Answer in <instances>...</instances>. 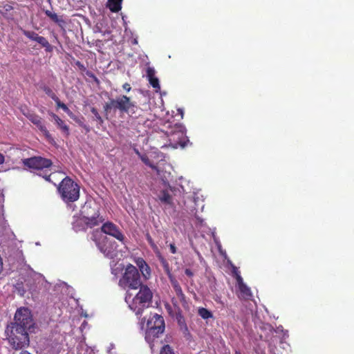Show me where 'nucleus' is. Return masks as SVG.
I'll return each mask as SVG.
<instances>
[{
    "label": "nucleus",
    "instance_id": "obj_1",
    "mask_svg": "<svg viewBox=\"0 0 354 354\" xmlns=\"http://www.w3.org/2000/svg\"><path fill=\"white\" fill-rule=\"evenodd\" d=\"M34 326L31 311L25 307L18 308L13 321L7 325L5 330L10 346L15 350L28 347L30 344L28 333L31 332Z\"/></svg>",
    "mask_w": 354,
    "mask_h": 354
},
{
    "label": "nucleus",
    "instance_id": "obj_33",
    "mask_svg": "<svg viewBox=\"0 0 354 354\" xmlns=\"http://www.w3.org/2000/svg\"><path fill=\"white\" fill-rule=\"evenodd\" d=\"M274 332H275V333H279V332L283 333V338H284V339L286 337H288V331L287 330L284 331L283 328V327L281 326H278L276 329L274 328Z\"/></svg>",
    "mask_w": 354,
    "mask_h": 354
},
{
    "label": "nucleus",
    "instance_id": "obj_42",
    "mask_svg": "<svg viewBox=\"0 0 354 354\" xmlns=\"http://www.w3.org/2000/svg\"><path fill=\"white\" fill-rule=\"evenodd\" d=\"M5 161L4 156L0 153V165L3 164Z\"/></svg>",
    "mask_w": 354,
    "mask_h": 354
},
{
    "label": "nucleus",
    "instance_id": "obj_46",
    "mask_svg": "<svg viewBox=\"0 0 354 354\" xmlns=\"http://www.w3.org/2000/svg\"><path fill=\"white\" fill-rule=\"evenodd\" d=\"M135 151H136V154H138V156H139L140 158V156H142V154L138 151V150H135Z\"/></svg>",
    "mask_w": 354,
    "mask_h": 354
},
{
    "label": "nucleus",
    "instance_id": "obj_23",
    "mask_svg": "<svg viewBox=\"0 0 354 354\" xmlns=\"http://www.w3.org/2000/svg\"><path fill=\"white\" fill-rule=\"evenodd\" d=\"M177 319H178V324L181 328V330H183V333L184 334L186 335H189V330H188V328L187 326V324L185 322V319L183 317V316L179 314L177 315Z\"/></svg>",
    "mask_w": 354,
    "mask_h": 354
},
{
    "label": "nucleus",
    "instance_id": "obj_14",
    "mask_svg": "<svg viewBox=\"0 0 354 354\" xmlns=\"http://www.w3.org/2000/svg\"><path fill=\"white\" fill-rule=\"evenodd\" d=\"M155 74L156 71L153 68L148 67L147 68V77L152 87L156 89V92H158L160 90V86L159 80L155 76Z\"/></svg>",
    "mask_w": 354,
    "mask_h": 354
},
{
    "label": "nucleus",
    "instance_id": "obj_29",
    "mask_svg": "<svg viewBox=\"0 0 354 354\" xmlns=\"http://www.w3.org/2000/svg\"><path fill=\"white\" fill-rule=\"evenodd\" d=\"M44 91L55 102L57 101V100L58 99V97L55 95V93L53 91V90L50 88L45 86L44 88Z\"/></svg>",
    "mask_w": 354,
    "mask_h": 354
},
{
    "label": "nucleus",
    "instance_id": "obj_32",
    "mask_svg": "<svg viewBox=\"0 0 354 354\" xmlns=\"http://www.w3.org/2000/svg\"><path fill=\"white\" fill-rule=\"evenodd\" d=\"M103 24L101 22L97 23L96 25L93 28L94 32H102Z\"/></svg>",
    "mask_w": 354,
    "mask_h": 354
},
{
    "label": "nucleus",
    "instance_id": "obj_36",
    "mask_svg": "<svg viewBox=\"0 0 354 354\" xmlns=\"http://www.w3.org/2000/svg\"><path fill=\"white\" fill-rule=\"evenodd\" d=\"M80 125L85 130V131L86 133H88L91 131V127L88 125H87L84 123H82V122L80 123Z\"/></svg>",
    "mask_w": 354,
    "mask_h": 354
},
{
    "label": "nucleus",
    "instance_id": "obj_45",
    "mask_svg": "<svg viewBox=\"0 0 354 354\" xmlns=\"http://www.w3.org/2000/svg\"><path fill=\"white\" fill-rule=\"evenodd\" d=\"M73 228L75 231L80 230V228L77 227L75 225H73Z\"/></svg>",
    "mask_w": 354,
    "mask_h": 354
},
{
    "label": "nucleus",
    "instance_id": "obj_40",
    "mask_svg": "<svg viewBox=\"0 0 354 354\" xmlns=\"http://www.w3.org/2000/svg\"><path fill=\"white\" fill-rule=\"evenodd\" d=\"M3 8L6 11L8 12V11H10L12 9V7L11 6L7 4L3 6Z\"/></svg>",
    "mask_w": 354,
    "mask_h": 354
},
{
    "label": "nucleus",
    "instance_id": "obj_26",
    "mask_svg": "<svg viewBox=\"0 0 354 354\" xmlns=\"http://www.w3.org/2000/svg\"><path fill=\"white\" fill-rule=\"evenodd\" d=\"M22 32L26 37L35 41H37L39 37V35L34 31L23 30Z\"/></svg>",
    "mask_w": 354,
    "mask_h": 354
},
{
    "label": "nucleus",
    "instance_id": "obj_13",
    "mask_svg": "<svg viewBox=\"0 0 354 354\" xmlns=\"http://www.w3.org/2000/svg\"><path fill=\"white\" fill-rule=\"evenodd\" d=\"M135 263L145 279H149L151 277V268L142 258H137Z\"/></svg>",
    "mask_w": 354,
    "mask_h": 354
},
{
    "label": "nucleus",
    "instance_id": "obj_11",
    "mask_svg": "<svg viewBox=\"0 0 354 354\" xmlns=\"http://www.w3.org/2000/svg\"><path fill=\"white\" fill-rule=\"evenodd\" d=\"M27 117L32 123L37 126V127L47 138H50L51 137L49 131L43 123L42 119L39 115L35 114H29Z\"/></svg>",
    "mask_w": 354,
    "mask_h": 354
},
{
    "label": "nucleus",
    "instance_id": "obj_10",
    "mask_svg": "<svg viewBox=\"0 0 354 354\" xmlns=\"http://www.w3.org/2000/svg\"><path fill=\"white\" fill-rule=\"evenodd\" d=\"M147 327L148 328L165 330V321L163 317L156 313L152 315L147 319Z\"/></svg>",
    "mask_w": 354,
    "mask_h": 354
},
{
    "label": "nucleus",
    "instance_id": "obj_39",
    "mask_svg": "<svg viewBox=\"0 0 354 354\" xmlns=\"http://www.w3.org/2000/svg\"><path fill=\"white\" fill-rule=\"evenodd\" d=\"M185 273L186 275H187L189 277H192L194 275L192 271L190 269H188V268L185 269Z\"/></svg>",
    "mask_w": 354,
    "mask_h": 354
},
{
    "label": "nucleus",
    "instance_id": "obj_49",
    "mask_svg": "<svg viewBox=\"0 0 354 354\" xmlns=\"http://www.w3.org/2000/svg\"><path fill=\"white\" fill-rule=\"evenodd\" d=\"M113 346H114L113 344H111V346H110L111 348H113Z\"/></svg>",
    "mask_w": 354,
    "mask_h": 354
},
{
    "label": "nucleus",
    "instance_id": "obj_28",
    "mask_svg": "<svg viewBox=\"0 0 354 354\" xmlns=\"http://www.w3.org/2000/svg\"><path fill=\"white\" fill-rule=\"evenodd\" d=\"M44 12H45L46 15L47 17H48L54 22L59 23L61 21L58 15L56 13L53 12L48 10H45Z\"/></svg>",
    "mask_w": 354,
    "mask_h": 354
},
{
    "label": "nucleus",
    "instance_id": "obj_5",
    "mask_svg": "<svg viewBox=\"0 0 354 354\" xmlns=\"http://www.w3.org/2000/svg\"><path fill=\"white\" fill-rule=\"evenodd\" d=\"M62 198L66 202H74L80 197V187L71 178H64L58 186Z\"/></svg>",
    "mask_w": 354,
    "mask_h": 354
},
{
    "label": "nucleus",
    "instance_id": "obj_2",
    "mask_svg": "<svg viewBox=\"0 0 354 354\" xmlns=\"http://www.w3.org/2000/svg\"><path fill=\"white\" fill-rule=\"evenodd\" d=\"M138 288V292L132 299L127 296L125 298L129 308L136 315H142L145 309L150 307L153 299L152 290L147 285L142 284Z\"/></svg>",
    "mask_w": 354,
    "mask_h": 354
},
{
    "label": "nucleus",
    "instance_id": "obj_19",
    "mask_svg": "<svg viewBox=\"0 0 354 354\" xmlns=\"http://www.w3.org/2000/svg\"><path fill=\"white\" fill-rule=\"evenodd\" d=\"M239 289L241 292L242 297L248 299L250 297H252V292L249 287L247 286L246 284H242V286H239Z\"/></svg>",
    "mask_w": 354,
    "mask_h": 354
},
{
    "label": "nucleus",
    "instance_id": "obj_37",
    "mask_svg": "<svg viewBox=\"0 0 354 354\" xmlns=\"http://www.w3.org/2000/svg\"><path fill=\"white\" fill-rule=\"evenodd\" d=\"M169 249H170V252L172 254H176V252H177L176 248V246H175V245L174 243H171L169 245Z\"/></svg>",
    "mask_w": 354,
    "mask_h": 354
},
{
    "label": "nucleus",
    "instance_id": "obj_24",
    "mask_svg": "<svg viewBox=\"0 0 354 354\" xmlns=\"http://www.w3.org/2000/svg\"><path fill=\"white\" fill-rule=\"evenodd\" d=\"M55 103L57 107L61 108L64 112H66L68 114V116L73 118V114L72 111L68 108V106L64 103L62 102L59 98L57 100V101H55Z\"/></svg>",
    "mask_w": 354,
    "mask_h": 354
},
{
    "label": "nucleus",
    "instance_id": "obj_31",
    "mask_svg": "<svg viewBox=\"0 0 354 354\" xmlns=\"http://www.w3.org/2000/svg\"><path fill=\"white\" fill-rule=\"evenodd\" d=\"M160 354H176L169 345H164L160 351Z\"/></svg>",
    "mask_w": 354,
    "mask_h": 354
},
{
    "label": "nucleus",
    "instance_id": "obj_30",
    "mask_svg": "<svg viewBox=\"0 0 354 354\" xmlns=\"http://www.w3.org/2000/svg\"><path fill=\"white\" fill-rule=\"evenodd\" d=\"M260 328L262 330L267 331L268 333H270L271 335L273 334V333H274V328L270 324L261 323V325L260 326Z\"/></svg>",
    "mask_w": 354,
    "mask_h": 354
},
{
    "label": "nucleus",
    "instance_id": "obj_18",
    "mask_svg": "<svg viewBox=\"0 0 354 354\" xmlns=\"http://www.w3.org/2000/svg\"><path fill=\"white\" fill-rule=\"evenodd\" d=\"M171 284L173 286V288L175 290V292H176L177 297L180 299V301H184L185 297V295L183 294V290H182L180 286L179 285L178 281L176 280L171 279Z\"/></svg>",
    "mask_w": 354,
    "mask_h": 354
},
{
    "label": "nucleus",
    "instance_id": "obj_15",
    "mask_svg": "<svg viewBox=\"0 0 354 354\" xmlns=\"http://www.w3.org/2000/svg\"><path fill=\"white\" fill-rule=\"evenodd\" d=\"M159 200L164 204L173 207V201L171 196L168 193L167 190H162L159 196Z\"/></svg>",
    "mask_w": 354,
    "mask_h": 354
},
{
    "label": "nucleus",
    "instance_id": "obj_9",
    "mask_svg": "<svg viewBox=\"0 0 354 354\" xmlns=\"http://www.w3.org/2000/svg\"><path fill=\"white\" fill-rule=\"evenodd\" d=\"M165 330H159L158 328H147L145 332V340L149 344L152 351L155 346V344L158 343L156 340L159 337V335L162 334Z\"/></svg>",
    "mask_w": 354,
    "mask_h": 354
},
{
    "label": "nucleus",
    "instance_id": "obj_4",
    "mask_svg": "<svg viewBox=\"0 0 354 354\" xmlns=\"http://www.w3.org/2000/svg\"><path fill=\"white\" fill-rule=\"evenodd\" d=\"M118 283L123 289H138L142 283L137 268L131 264L127 265Z\"/></svg>",
    "mask_w": 354,
    "mask_h": 354
},
{
    "label": "nucleus",
    "instance_id": "obj_44",
    "mask_svg": "<svg viewBox=\"0 0 354 354\" xmlns=\"http://www.w3.org/2000/svg\"><path fill=\"white\" fill-rule=\"evenodd\" d=\"M20 354H32L27 351H22Z\"/></svg>",
    "mask_w": 354,
    "mask_h": 354
},
{
    "label": "nucleus",
    "instance_id": "obj_48",
    "mask_svg": "<svg viewBox=\"0 0 354 354\" xmlns=\"http://www.w3.org/2000/svg\"><path fill=\"white\" fill-rule=\"evenodd\" d=\"M265 340H266V341H268V337H267V336H266V337H265Z\"/></svg>",
    "mask_w": 354,
    "mask_h": 354
},
{
    "label": "nucleus",
    "instance_id": "obj_6",
    "mask_svg": "<svg viewBox=\"0 0 354 354\" xmlns=\"http://www.w3.org/2000/svg\"><path fill=\"white\" fill-rule=\"evenodd\" d=\"M98 249L105 257L113 259L116 256V243H112L106 237H104L101 241L95 240Z\"/></svg>",
    "mask_w": 354,
    "mask_h": 354
},
{
    "label": "nucleus",
    "instance_id": "obj_22",
    "mask_svg": "<svg viewBox=\"0 0 354 354\" xmlns=\"http://www.w3.org/2000/svg\"><path fill=\"white\" fill-rule=\"evenodd\" d=\"M37 42L41 44V46L44 47L47 52H50L53 49L48 40L44 37L39 36L37 40Z\"/></svg>",
    "mask_w": 354,
    "mask_h": 354
},
{
    "label": "nucleus",
    "instance_id": "obj_47",
    "mask_svg": "<svg viewBox=\"0 0 354 354\" xmlns=\"http://www.w3.org/2000/svg\"><path fill=\"white\" fill-rule=\"evenodd\" d=\"M178 111V112H180V113L181 115L183 116V110H182V109H179Z\"/></svg>",
    "mask_w": 354,
    "mask_h": 354
},
{
    "label": "nucleus",
    "instance_id": "obj_34",
    "mask_svg": "<svg viewBox=\"0 0 354 354\" xmlns=\"http://www.w3.org/2000/svg\"><path fill=\"white\" fill-rule=\"evenodd\" d=\"M104 109L106 112H108L111 109H114V106L111 105V99L109 103H106V104L104 106Z\"/></svg>",
    "mask_w": 354,
    "mask_h": 354
},
{
    "label": "nucleus",
    "instance_id": "obj_8",
    "mask_svg": "<svg viewBox=\"0 0 354 354\" xmlns=\"http://www.w3.org/2000/svg\"><path fill=\"white\" fill-rule=\"evenodd\" d=\"M101 230L104 234L112 236L120 242L124 243L125 239L124 234L113 223L109 221L104 223L101 227Z\"/></svg>",
    "mask_w": 354,
    "mask_h": 354
},
{
    "label": "nucleus",
    "instance_id": "obj_25",
    "mask_svg": "<svg viewBox=\"0 0 354 354\" xmlns=\"http://www.w3.org/2000/svg\"><path fill=\"white\" fill-rule=\"evenodd\" d=\"M159 260H160V263L162 266L165 272L167 274L168 277L169 278H171V274L169 263L167 261V260L164 257H162L161 256L159 257Z\"/></svg>",
    "mask_w": 354,
    "mask_h": 354
},
{
    "label": "nucleus",
    "instance_id": "obj_43",
    "mask_svg": "<svg viewBox=\"0 0 354 354\" xmlns=\"http://www.w3.org/2000/svg\"><path fill=\"white\" fill-rule=\"evenodd\" d=\"M233 272L234 273L235 276H236V274H239L237 268L235 266H233Z\"/></svg>",
    "mask_w": 354,
    "mask_h": 354
},
{
    "label": "nucleus",
    "instance_id": "obj_12",
    "mask_svg": "<svg viewBox=\"0 0 354 354\" xmlns=\"http://www.w3.org/2000/svg\"><path fill=\"white\" fill-rule=\"evenodd\" d=\"M103 221L104 218L100 216L98 209H97L94 214L91 216H84V222L86 226L90 228L99 225Z\"/></svg>",
    "mask_w": 354,
    "mask_h": 354
},
{
    "label": "nucleus",
    "instance_id": "obj_17",
    "mask_svg": "<svg viewBox=\"0 0 354 354\" xmlns=\"http://www.w3.org/2000/svg\"><path fill=\"white\" fill-rule=\"evenodd\" d=\"M122 0H108L106 6L113 12H118L122 8Z\"/></svg>",
    "mask_w": 354,
    "mask_h": 354
},
{
    "label": "nucleus",
    "instance_id": "obj_41",
    "mask_svg": "<svg viewBox=\"0 0 354 354\" xmlns=\"http://www.w3.org/2000/svg\"><path fill=\"white\" fill-rule=\"evenodd\" d=\"M111 31L109 29H106V30H103L102 29V32H101L103 35H109L111 34Z\"/></svg>",
    "mask_w": 354,
    "mask_h": 354
},
{
    "label": "nucleus",
    "instance_id": "obj_20",
    "mask_svg": "<svg viewBox=\"0 0 354 354\" xmlns=\"http://www.w3.org/2000/svg\"><path fill=\"white\" fill-rule=\"evenodd\" d=\"M140 159L146 165L156 171L158 175H160V169L149 160L147 155L140 156Z\"/></svg>",
    "mask_w": 354,
    "mask_h": 354
},
{
    "label": "nucleus",
    "instance_id": "obj_38",
    "mask_svg": "<svg viewBox=\"0 0 354 354\" xmlns=\"http://www.w3.org/2000/svg\"><path fill=\"white\" fill-rule=\"evenodd\" d=\"M123 88L127 91V92H129L131 89V87L129 84L125 83L122 86Z\"/></svg>",
    "mask_w": 354,
    "mask_h": 354
},
{
    "label": "nucleus",
    "instance_id": "obj_3",
    "mask_svg": "<svg viewBox=\"0 0 354 354\" xmlns=\"http://www.w3.org/2000/svg\"><path fill=\"white\" fill-rule=\"evenodd\" d=\"M21 161L25 167L37 171V174L44 178L46 181H51L50 175L47 174V169L53 165L51 160L41 156H33L22 159Z\"/></svg>",
    "mask_w": 354,
    "mask_h": 354
},
{
    "label": "nucleus",
    "instance_id": "obj_16",
    "mask_svg": "<svg viewBox=\"0 0 354 354\" xmlns=\"http://www.w3.org/2000/svg\"><path fill=\"white\" fill-rule=\"evenodd\" d=\"M52 118L54 119L55 124L57 125V127L65 133L67 135L69 134V128L64 123V122L60 119L56 114L52 113L51 114Z\"/></svg>",
    "mask_w": 354,
    "mask_h": 354
},
{
    "label": "nucleus",
    "instance_id": "obj_50",
    "mask_svg": "<svg viewBox=\"0 0 354 354\" xmlns=\"http://www.w3.org/2000/svg\"><path fill=\"white\" fill-rule=\"evenodd\" d=\"M236 354H241L239 351H236Z\"/></svg>",
    "mask_w": 354,
    "mask_h": 354
},
{
    "label": "nucleus",
    "instance_id": "obj_51",
    "mask_svg": "<svg viewBox=\"0 0 354 354\" xmlns=\"http://www.w3.org/2000/svg\"><path fill=\"white\" fill-rule=\"evenodd\" d=\"M148 240L151 242V238L150 237L148 238Z\"/></svg>",
    "mask_w": 354,
    "mask_h": 354
},
{
    "label": "nucleus",
    "instance_id": "obj_21",
    "mask_svg": "<svg viewBox=\"0 0 354 354\" xmlns=\"http://www.w3.org/2000/svg\"><path fill=\"white\" fill-rule=\"evenodd\" d=\"M198 314L203 319H207L209 318H212L213 317L212 313L210 310H207V308H203V307L198 308Z\"/></svg>",
    "mask_w": 354,
    "mask_h": 354
},
{
    "label": "nucleus",
    "instance_id": "obj_35",
    "mask_svg": "<svg viewBox=\"0 0 354 354\" xmlns=\"http://www.w3.org/2000/svg\"><path fill=\"white\" fill-rule=\"evenodd\" d=\"M236 280L238 286H242V284H244L243 278L241 277V275L239 274H236Z\"/></svg>",
    "mask_w": 354,
    "mask_h": 354
},
{
    "label": "nucleus",
    "instance_id": "obj_27",
    "mask_svg": "<svg viewBox=\"0 0 354 354\" xmlns=\"http://www.w3.org/2000/svg\"><path fill=\"white\" fill-rule=\"evenodd\" d=\"M91 111L93 114L94 119L97 122L98 124L102 125V124L104 123V120L99 114L97 109H95V107H92L91 109Z\"/></svg>",
    "mask_w": 354,
    "mask_h": 354
},
{
    "label": "nucleus",
    "instance_id": "obj_7",
    "mask_svg": "<svg viewBox=\"0 0 354 354\" xmlns=\"http://www.w3.org/2000/svg\"><path fill=\"white\" fill-rule=\"evenodd\" d=\"M111 105L114 106V110H119L121 113H129L131 108L135 107V104L130 98L126 95H120L115 99H111Z\"/></svg>",
    "mask_w": 354,
    "mask_h": 354
}]
</instances>
